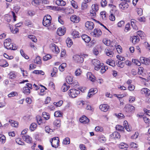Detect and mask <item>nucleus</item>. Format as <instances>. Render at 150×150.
Returning a JSON list of instances; mask_svg holds the SVG:
<instances>
[{
  "mask_svg": "<svg viewBox=\"0 0 150 150\" xmlns=\"http://www.w3.org/2000/svg\"><path fill=\"white\" fill-rule=\"evenodd\" d=\"M51 21L50 19H48L46 17H44L42 23L44 26L47 27L50 25Z\"/></svg>",
  "mask_w": 150,
  "mask_h": 150,
  "instance_id": "9",
  "label": "nucleus"
},
{
  "mask_svg": "<svg viewBox=\"0 0 150 150\" xmlns=\"http://www.w3.org/2000/svg\"><path fill=\"white\" fill-rule=\"evenodd\" d=\"M120 8L122 10H125L127 9L128 7V4L127 2H122L119 5Z\"/></svg>",
  "mask_w": 150,
  "mask_h": 150,
  "instance_id": "7",
  "label": "nucleus"
},
{
  "mask_svg": "<svg viewBox=\"0 0 150 150\" xmlns=\"http://www.w3.org/2000/svg\"><path fill=\"white\" fill-rule=\"evenodd\" d=\"M20 70H21V71L23 73V76H28V74L27 72L26 71L24 70L22 68H21Z\"/></svg>",
  "mask_w": 150,
  "mask_h": 150,
  "instance_id": "62",
  "label": "nucleus"
},
{
  "mask_svg": "<svg viewBox=\"0 0 150 150\" xmlns=\"http://www.w3.org/2000/svg\"><path fill=\"white\" fill-rule=\"evenodd\" d=\"M89 93H92L93 94L96 93L98 92V90L96 88H92L90 90Z\"/></svg>",
  "mask_w": 150,
  "mask_h": 150,
  "instance_id": "53",
  "label": "nucleus"
},
{
  "mask_svg": "<svg viewBox=\"0 0 150 150\" xmlns=\"http://www.w3.org/2000/svg\"><path fill=\"white\" fill-rule=\"evenodd\" d=\"M42 0H33L32 1V4L35 6H37L39 5L41 3Z\"/></svg>",
  "mask_w": 150,
  "mask_h": 150,
  "instance_id": "42",
  "label": "nucleus"
},
{
  "mask_svg": "<svg viewBox=\"0 0 150 150\" xmlns=\"http://www.w3.org/2000/svg\"><path fill=\"white\" fill-rule=\"evenodd\" d=\"M10 44L11 43L9 42L5 41L4 42V45L6 49H8V48L9 47H10Z\"/></svg>",
  "mask_w": 150,
  "mask_h": 150,
  "instance_id": "54",
  "label": "nucleus"
},
{
  "mask_svg": "<svg viewBox=\"0 0 150 150\" xmlns=\"http://www.w3.org/2000/svg\"><path fill=\"white\" fill-rule=\"evenodd\" d=\"M91 33L94 37L96 38L100 37L102 34L101 30L98 28H95Z\"/></svg>",
  "mask_w": 150,
  "mask_h": 150,
  "instance_id": "6",
  "label": "nucleus"
},
{
  "mask_svg": "<svg viewBox=\"0 0 150 150\" xmlns=\"http://www.w3.org/2000/svg\"><path fill=\"white\" fill-rule=\"evenodd\" d=\"M115 128L119 132H123L124 130V128L123 126L120 125H117Z\"/></svg>",
  "mask_w": 150,
  "mask_h": 150,
  "instance_id": "27",
  "label": "nucleus"
},
{
  "mask_svg": "<svg viewBox=\"0 0 150 150\" xmlns=\"http://www.w3.org/2000/svg\"><path fill=\"white\" fill-rule=\"evenodd\" d=\"M79 121L83 124H86L89 122V120L86 116H83L80 118Z\"/></svg>",
  "mask_w": 150,
  "mask_h": 150,
  "instance_id": "11",
  "label": "nucleus"
},
{
  "mask_svg": "<svg viewBox=\"0 0 150 150\" xmlns=\"http://www.w3.org/2000/svg\"><path fill=\"white\" fill-rule=\"evenodd\" d=\"M98 140L102 143L105 142L106 140V139L103 136H101L98 138Z\"/></svg>",
  "mask_w": 150,
  "mask_h": 150,
  "instance_id": "40",
  "label": "nucleus"
},
{
  "mask_svg": "<svg viewBox=\"0 0 150 150\" xmlns=\"http://www.w3.org/2000/svg\"><path fill=\"white\" fill-rule=\"evenodd\" d=\"M34 62L37 64H40L41 63V58L39 56H37L34 60Z\"/></svg>",
  "mask_w": 150,
  "mask_h": 150,
  "instance_id": "35",
  "label": "nucleus"
},
{
  "mask_svg": "<svg viewBox=\"0 0 150 150\" xmlns=\"http://www.w3.org/2000/svg\"><path fill=\"white\" fill-rule=\"evenodd\" d=\"M135 98L134 97L130 96L129 97V101L130 103H133L135 100Z\"/></svg>",
  "mask_w": 150,
  "mask_h": 150,
  "instance_id": "64",
  "label": "nucleus"
},
{
  "mask_svg": "<svg viewBox=\"0 0 150 150\" xmlns=\"http://www.w3.org/2000/svg\"><path fill=\"white\" fill-rule=\"evenodd\" d=\"M97 12L94 11L93 10H91L90 11L91 16L93 17H94L96 15V12Z\"/></svg>",
  "mask_w": 150,
  "mask_h": 150,
  "instance_id": "56",
  "label": "nucleus"
},
{
  "mask_svg": "<svg viewBox=\"0 0 150 150\" xmlns=\"http://www.w3.org/2000/svg\"><path fill=\"white\" fill-rule=\"evenodd\" d=\"M124 110L128 113L134 112L135 110L134 107L130 104H126L124 108Z\"/></svg>",
  "mask_w": 150,
  "mask_h": 150,
  "instance_id": "4",
  "label": "nucleus"
},
{
  "mask_svg": "<svg viewBox=\"0 0 150 150\" xmlns=\"http://www.w3.org/2000/svg\"><path fill=\"white\" fill-rule=\"evenodd\" d=\"M63 144H69L70 143V139L68 137H66L63 140Z\"/></svg>",
  "mask_w": 150,
  "mask_h": 150,
  "instance_id": "41",
  "label": "nucleus"
},
{
  "mask_svg": "<svg viewBox=\"0 0 150 150\" xmlns=\"http://www.w3.org/2000/svg\"><path fill=\"white\" fill-rule=\"evenodd\" d=\"M9 122L10 123L11 126L14 127H16L18 124L17 122L11 120H9Z\"/></svg>",
  "mask_w": 150,
  "mask_h": 150,
  "instance_id": "24",
  "label": "nucleus"
},
{
  "mask_svg": "<svg viewBox=\"0 0 150 150\" xmlns=\"http://www.w3.org/2000/svg\"><path fill=\"white\" fill-rule=\"evenodd\" d=\"M87 8V4L86 2H83L81 4V8L83 10Z\"/></svg>",
  "mask_w": 150,
  "mask_h": 150,
  "instance_id": "52",
  "label": "nucleus"
},
{
  "mask_svg": "<svg viewBox=\"0 0 150 150\" xmlns=\"http://www.w3.org/2000/svg\"><path fill=\"white\" fill-rule=\"evenodd\" d=\"M67 64L66 63H63L59 67V69L60 71H62L64 70V67H66Z\"/></svg>",
  "mask_w": 150,
  "mask_h": 150,
  "instance_id": "31",
  "label": "nucleus"
},
{
  "mask_svg": "<svg viewBox=\"0 0 150 150\" xmlns=\"http://www.w3.org/2000/svg\"><path fill=\"white\" fill-rule=\"evenodd\" d=\"M50 48L53 52H55L56 51L55 45L54 43H52L50 45Z\"/></svg>",
  "mask_w": 150,
  "mask_h": 150,
  "instance_id": "36",
  "label": "nucleus"
},
{
  "mask_svg": "<svg viewBox=\"0 0 150 150\" xmlns=\"http://www.w3.org/2000/svg\"><path fill=\"white\" fill-rule=\"evenodd\" d=\"M42 115L43 118L46 120H48L50 118V117L49 114L46 112H43L42 113Z\"/></svg>",
  "mask_w": 150,
  "mask_h": 150,
  "instance_id": "32",
  "label": "nucleus"
},
{
  "mask_svg": "<svg viewBox=\"0 0 150 150\" xmlns=\"http://www.w3.org/2000/svg\"><path fill=\"white\" fill-rule=\"evenodd\" d=\"M9 49H11L13 50H15L17 49V47L16 45L15 44H10V47L8 48Z\"/></svg>",
  "mask_w": 150,
  "mask_h": 150,
  "instance_id": "43",
  "label": "nucleus"
},
{
  "mask_svg": "<svg viewBox=\"0 0 150 150\" xmlns=\"http://www.w3.org/2000/svg\"><path fill=\"white\" fill-rule=\"evenodd\" d=\"M51 58V56L49 54H47L43 57V59L44 61H47Z\"/></svg>",
  "mask_w": 150,
  "mask_h": 150,
  "instance_id": "49",
  "label": "nucleus"
},
{
  "mask_svg": "<svg viewBox=\"0 0 150 150\" xmlns=\"http://www.w3.org/2000/svg\"><path fill=\"white\" fill-rule=\"evenodd\" d=\"M116 49L118 53H121L122 52V47L119 45L117 46Z\"/></svg>",
  "mask_w": 150,
  "mask_h": 150,
  "instance_id": "61",
  "label": "nucleus"
},
{
  "mask_svg": "<svg viewBox=\"0 0 150 150\" xmlns=\"http://www.w3.org/2000/svg\"><path fill=\"white\" fill-rule=\"evenodd\" d=\"M132 61L136 65L139 66L141 65V63L137 59H134L132 60Z\"/></svg>",
  "mask_w": 150,
  "mask_h": 150,
  "instance_id": "59",
  "label": "nucleus"
},
{
  "mask_svg": "<svg viewBox=\"0 0 150 150\" xmlns=\"http://www.w3.org/2000/svg\"><path fill=\"white\" fill-rule=\"evenodd\" d=\"M81 38L85 42L88 43L91 40V38L86 35L83 34L81 35Z\"/></svg>",
  "mask_w": 150,
  "mask_h": 150,
  "instance_id": "13",
  "label": "nucleus"
},
{
  "mask_svg": "<svg viewBox=\"0 0 150 150\" xmlns=\"http://www.w3.org/2000/svg\"><path fill=\"white\" fill-rule=\"evenodd\" d=\"M64 10V11L67 14L72 13L74 12V10L71 8H68Z\"/></svg>",
  "mask_w": 150,
  "mask_h": 150,
  "instance_id": "29",
  "label": "nucleus"
},
{
  "mask_svg": "<svg viewBox=\"0 0 150 150\" xmlns=\"http://www.w3.org/2000/svg\"><path fill=\"white\" fill-rule=\"evenodd\" d=\"M111 137L113 138H116L117 139H119L120 137V134L117 132H114L112 134L110 135Z\"/></svg>",
  "mask_w": 150,
  "mask_h": 150,
  "instance_id": "19",
  "label": "nucleus"
},
{
  "mask_svg": "<svg viewBox=\"0 0 150 150\" xmlns=\"http://www.w3.org/2000/svg\"><path fill=\"white\" fill-rule=\"evenodd\" d=\"M71 35L73 38H76L79 37V32L75 30H74L71 33Z\"/></svg>",
  "mask_w": 150,
  "mask_h": 150,
  "instance_id": "25",
  "label": "nucleus"
},
{
  "mask_svg": "<svg viewBox=\"0 0 150 150\" xmlns=\"http://www.w3.org/2000/svg\"><path fill=\"white\" fill-rule=\"evenodd\" d=\"M71 5L74 8H78V6L77 3L75 1L72 0L71 1Z\"/></svg>",
  "mask_w": 150,
  "mask_h": 150,
  "instance_id": "37",
  "label": "nucleus"
},
{
  "mask_svg": "<svg viewBox=\"0 0 150 150\" xmlns=\"http://www.w3.org/2000/svg\"><path fill=\"white\" fill-rule=\"evenodd\" d=\"M25 24L29 27H31L33 26L32 23L29 20H27L25 21Z\"/></svg>",
  "mask_w": 150,
  "mask_h": 150,
  "instance_id": "39",
  "label": "nucleus"
},
{
  "mask_svg": "<svg viewBox=\"0 0 150 150\" xmlns=\"http://www.w3.org/2000/svg\"><path fill=\"white\" fill-rule=\"evenodd\" d=\"M105 52L107 56L110 57H113V55L114 54V53H113L112 52L110 49H105Z\"/></svg>",
  "mask_w": 150,
  "mask_h": 150,
  "instance_id": "20",
  "label": "nucleus"
},
{
  "mask_svg": "<svg viewBox=\"0 0 150 150\" xmlns=\"http://www.w3.org/2000/svg\"><path fill=\"white\" fill-rule=\"evenodd\" d=\"M99 108L102 111L106 112L109 108V106L106 104H103L100 105Z\"/></svg>",
  "mask_w": 150,
  "mask_h": 150,
  "instance_id": "12",
  "label": "nucleus"
},
{
  "mask_svg": "<svg viewBox=\"0 0 150 150\" xmlns=\"http://www.w3.org/2000/svg\"><path fill=\"white\" fill-rule=\"evenodd\" d=\"M81 73V71L80 69H77L75 72V75L76 76L80 75Z\"/></svg>",
  "mask_w": 150,
  "mask_h": 150,
  "instance_id": "55",
  "label": "nucleus"
},
{
  "mask_svg": "<svg viewBox=\"0 0 150 150\" xmlns=\"http://www.w3.org/2000/svg\"><path fill=\"white\" fill-rule=\"evenodd\" d=\"M80 93L79 90H77L75 89H71L68 91L69 96L72 98L76 97Z\"/></svg>",
  "mask_w": 150,
  "mask_h": 150,
  "instance_id": "2",
  "label": "nucleus"
},
{
  "mask_svg": "<svg viewBox=\"0 0 150 150\" xmlns=\"http://www.w3.org/2000/svg\"><path fill=\"white\" fill-rule=\"evenodd\" d=\"M5 137L2 135L1 134H0V141L2 143L4 142L5 140Z\"/></svg>",
  "mask_w": 150,
  "mask_h": 150,
  "instance_id": "58",
  "label": "nucleus"
},
{
  "mask_svg": "<svg viewBox=\"0 0 150 150\" xmlns=\"http://www.w3.org/2000/svg\"><path fill=\"white\" fill-rule=\"evenodd\" d=\"M66 80L67 82L69 84L72 83L73 81L72 78L70 76H68L66 78Z\"/></svg>",
  "mask_w": 150,
  "mask_h": 150,
  "instance_id": "33",
  "label": "nucleus"
},
{
  "mask_svg": "<svg viewBox=\"0 0 150 150\" xmlns=\"http://www.w3.org/2000/svg\"><path fill=\"white\" fill-rule=\"evenodd\" d=\"M117 61H116V63L117 62ZM117 63V65L119 67H120L121 68L123 67L124 66L125 64L123 62L121 61H118Z\"/></svg>",
  "mask_w": 150,
  "mask_h": 150,
  "instance_id": "47",
  "label": "nucleus"
},
{
  "mask_svg": "<svg viewBox=\"0 0 150 150\" xmlns=\"http://www.w3.org/2000/svg\"><path fill=\"white\" fill-rule=\"evenodd\" d=\"M37 120L38 123L39 125H41L43 122L42 119H41V117L40 116L37 117Z\"/></svg>",
  "mask_w": 150,
  "mask_h": 150,
  "instance_id": "51",
  "label": "nucleus"
},
{
  "mask_svg": "<svg viewBox=\"0 0 150 150\" xmlns=\"http://www.w3.org/2000/svg\"><path fill=\"white\" fill-rule=\"evenodd\" d=\"M137 34L138 36L140 37L142 39H143L144 38V33L142 31H139L137 32Z\"/></svg>",
  "mask_w": 150,
  "mask_h": 150,
  "instance_id": "44",
  "label": "nucleus"
},
{
  "mask_svg": "<svg viewBox=\"0 0 150 150\" xmlns=\"http://www.w3.org/2000/svg\"><path fill=\"white\" fill-rule=\"evenodd\" d=\"M22 137L23 139L26 142L29 143H30L31 142L32 139L28 135H23L22 136Z\"/></svg>",
  "mask_w": 150,
  "mask_h": 150,
  "instance_id": "14",
  "label": "nucleus"
},
{
  "mask_svg": "<svg viewBox=\"0 0 150 150\" xmlns=\"http://www.w3.org/2000/svg\"><path fill=\"white\" fill-rule=\"evenodd\" d=\"M136 21L134 20V19H132L131 20V24L133 28L136 30L137 29V26L135 25V22H136Z\"/></svg>",
  "mask_w": 150,
  "mask_h": 150,
  "instance_id": "34",
  "label": "nucleus"
},
{
  "mask_svg": "<svg viewBox=\"0 0 150 150\" xmlns=\"http://www.w3.org/2000/svg\"><path fill=\"white\" fill-rule=\"evenodd\" d=\"M87 77L91 81L94 82L95 80V78L94 76L92 74L91 72H88L87 74Z\"/></svg>",
  "mask_w": 150,
  "mask_h": 150,
  "instance_id": "17",
  "label": "nucleus"
},
{
  "mask_svg": "<svg viewBox=\"0 0 150 150\" xmlns=\"http://www.w3.org/2000/svg\"><path fill=\"white\" fill-rule=\"evenodd\" d=\"M28 38L30 39L31 40L34 42H36L37 41V39L35 36L33 35H28Z\"/></svg>",
  "mask_w": 150,
  "mask_h": 150,
  "instance_id": "38",
  "label": "nucleus"
},
{
  "mask_svg": "<svg viewBox=\"0 0 150 150\" xmlns=\"http://www.w3.org/2000/svg\"><path fill=\"white\" fill-rule=\"evenodd\" d=\"M66 3L63 0H57V5L58 6H64L66 5Z\"/></svg>",
  "mask_w": 150,
  "mask_h": 150,
  "instance_id": "26",
  "label": "nucleus"
},
{
  "mask_svg": "<svg viewBox=\"0 0 150 150\" xmlns=\"http://www.w3.org/2000/svg\"><path fill=\"white\" fill-rule=\"evenodd\" d=\"M103 42L105 45L108 46L110 45L111 42V41L107 38L104 39L103 40Z\"/></svg>",
  "mask_w": 150,
  "mask_h": 150,
  "instance_id": "28",
  "label": "nucleus"
},
{
  "mask_svg": "<svg viewBox=\"0 0 150 150\" xmlns=\"http://www.w3.org/2000/svg\"><path fill=\"white\" fill-rule=\"evenodd\" d=\"M71 21L76 23L79 22L80 20V18L79 17L76 16L75 15H73L70 18Z\"/></svg>",
  "mask_w": 150,
  "mask_h": 150,
  "instance_id": "10",
  "label": "nucleus"
},
{
  "mask_svg": "<svg viewBox=\"0 0 150 150\" xmlns=\"http://www.w3.org/2000/svg\"><path fill=\"white\" fill-rule=\"evenodd\" d=\"M37 127V124L35 123H33L31 124L30 127V129L31 131H33Z\"/></svg>",
  "mask_w": 150,
  "mask_h": 150,
  "instance_id": "30",
  "label": "nucleus"
},
{
  "mask_svg": "<svg viewBox=\"0 0 150 150\" xmlns=\"http://www.w3.org/2000/svg\"><path fill=\"white\" fill-rule=\"evenodd\" d=\"M107 4V1L106 0H102L101 2V6L103 7H104L106 6Z\"/></svg>",
  "mask_w": 150,
  "mask_h": 150,
  "instance_id": "63",
  "label": "nucleus"
},
{
  "mask_svg": "<svg viewBox=\"0 0 150 150\" xmlns=\"http://www.w3.org/2000/svg\"><path fill=\"white\" fill-rule=\"evenodd\" d=\"M66 42L67 46L68 47H70L73 44V42L69 38H68L66 40Z\"/></svg>",
  "mask_w": 150,
  "mask_h": 150,
  "instance_id": "23",
  "label": "nucleus"
},
{
  "mask_svg": "<svg viewBox=\"0 0 150 150\" xmlns=\"http://www.w3.org/2000/svg\"><path fill=\"white\" fill-rule=\"evenodd\" d=\"M130 24L129 23H128L125 26V31L127 32H128L129 30H130Z\"/></svg>",
  "mask_w": 150,
  "mask_h": 150,
  "instance_id": "57",
  "label": "nucleus"
},
{
  "mask_svg": "<svg viewBox=\"0 0 150 150\" xmlns=\"http://www.w3.org/2000/svg\"><path fill=\"white\" fill-rule=\"evenodd\" d=\"M86 108V109L89 110L91 112L93 111L94 110L93 107L89 105H87Z\"/></svg>",
  "mask_w": 150,
  "mask_h": 150,
  "instance_id": "50",
  "label": "nucleus"
},
{
  "mask_svg": "<svg viewBox=\"0 0 150 150\" xmlns=\"http://www.w3.org/2000/svg\"><path fill=\"white\" fill-rule=\"evenodd\" d=\"M32 89V84L30 83H27L26 86L23 87L22 89L23 93L25 94H29L30 93V89Z\"/></svg>",
  "mask_w": 150,
  "mask_h": 150,
  "instance_id": "1",
  "label": "nucleus"
},
{
  "mask_svg": "<svg viewBox=\"0 0 150 150\" xmlns=\"http://www.w3.org/2000/svg\"><path fill=\"white\" fill-rule=\"evenodd\" d=\"M16 142L19 145H23L24 144V143L22 142L20 138H17L16 140Z\"/></svg>",
  "mask_w": 150,
  "mask_h": 150,
  "instance_id": "48",
  "label": "nucleus"
},
{
  "mask_svg": "<svg viewBox=\"0 0 150 150\" xmlns=\"http://www.w3.org/2000/svg\"><path fill=\"white\" fill-rule=\"evenodd\" d=\"M141 93L142 94L149 96L150 94V90L146 88H143L141 90Z\"/></svg>",
  "mask_w": 150,
  "mask_h": 150,
  "instance_id": "16",
  "label": "nucleus"
},
{
  "mask_svg": "<svg viewBox=\"0 0 150 150\" xmlns=\"http://www.w3.org/2000/svg\"><path fill=\"white\" fill-rule=\"evenodd\" d=\"M115 115L119 119H122L124 117V115L120 113L117 115L116 114H115Z\"/></svg>",
  "mask_w": 150,
  "mask_h": 150,
  "instance_id": "60",
  "label": "nucleus"
},
{
  "mask_svg": "<svg viewBox=\"0 0 150 150\" xmlns=\"http://www.w3.org/2000/svg\"><path fill=\"white\" fill-rule=\"evenodd\" d=\"M131 40L133 44H135L139 41V38L138 35L134 36L132 38Z\"/></svg>",
  "mask_w": 150,
  "mask_h": 150,
  "instance_id": "15",
  "label": "nucleus"
},
{
  "mask_svg": "<svg viewBox=\"0 0 150 150\" xmlns=\"http://www.w3.org/2000/svg\"><path fill=\"white\" fill-rule=\"evenodd\" d=\"M92 63L95 66L94 69L96 70H98L102 67L103 64L100 63L99 60L97 59H94L92 60Z\"/></svg>",
  "mask_w": 150,
  "mask_h": 150,
  "instance_id": "3",
  "label": "nucleus"
},
{
  "mask_svg": "<svg viewBox=\"0 0 150 150\" xmlns=\"http://www.w3.org/2000/svg\"><path fill=\"white\" fill-rule=\"evenodd\" d=\"M85 26L88 29L91 30L94 26L93 23L91 21H87L85 23Z\"/></svg>",
  "mask_w": 150,
  "mask_h": 150,
  "instance_id": "8",
  "label": "nucleus"
},
{
  "mask_svg": "<svg viewBox=\"0 0 150 150\" xmlns=\"http://www.w3.org/2000/svg\"><path fill=\"white\" fill-rule=\"evenodd\" d=\"M70 88L69 86H67L66 83H64L62 86L61 89L63 92L67 91Z\"/></svg>",
  "mask_w": 150,
  "mask_h": 150,
  "instance_id": "21",
  "label": "nucleus"
},
{
  "mask_svg": "<svg viewBox=\"0 0 150 150\" xmlns=\"http://www.w3.org/2000/svg\"><path fill=\"white\" fill-rule=\"evenodd\" d=\"M92 9L97 12L98 10V5L97 4H93L92 6Z\"/></svg>",
  "mask_w": 150,
  "mask_h": 150,
  "instance_id": "46",
  "label": "nucleus"
},
{
  "mask_svg": "<svg viewBox=\"0 0 150 150\" xmlns=\"http://www.w3.org/2000/svg\"><path fill=\"white\" fill-rule=\"evenodd\" d=\"M127 145L123 143H121L119 145V147L120 149L126 150L127 148Z\"/></svg>",
  "mask_w": 150,
  "mask_h": 150,
  "instance_id": "22",
  "label": "nucleus"
},
{
  "mask_svg": "<svg viewBox=\"0 0 150 150\" xmlns=\"http://www.w3.org/2000/svg\"><path fill=\"white\" fill-rule=\"evenodd\" d=\"M9 78L10 79H13L15 78L16 75L14 72L11 71L9 74Z\"/></svg>",
  "mask_w": 150,
  "mask_h": 150,
  "instance_id": "45",
  "label": "nucleus"
},
{
  "mask_svg": "<svg viewBox=\"0 0 150 150\" xmlns=\"http://www.w3.org/2000/svg\"><path fill=\"white\" fill-rule=\"evenodd\" d=\"M65 31L64 30H63L61 28H59L57 30V34L59 36H62L64 34Z\"/></svg>",
  "mask_w": 150,
  "mask_h": 150,
  "instance_id": "18",
  "label": "nucleus"
},
{
  "mask_svg": "<svg viewBox=\"0 0 150 150\" xmlns=\"http://www.w3.org/2000/svg\"><path fill=\"white\" fill-rule=\"evenodd\" d=\"M73 59L76 62L81 63H82L84 61L83 57L81 56L78 54L74 55L73 57Z\"/></svg>",
  "mask_w": 150,
  "mask_h": 150,
  "instance_id": "5",
  "label": "nucleus"
}]
</instances>
